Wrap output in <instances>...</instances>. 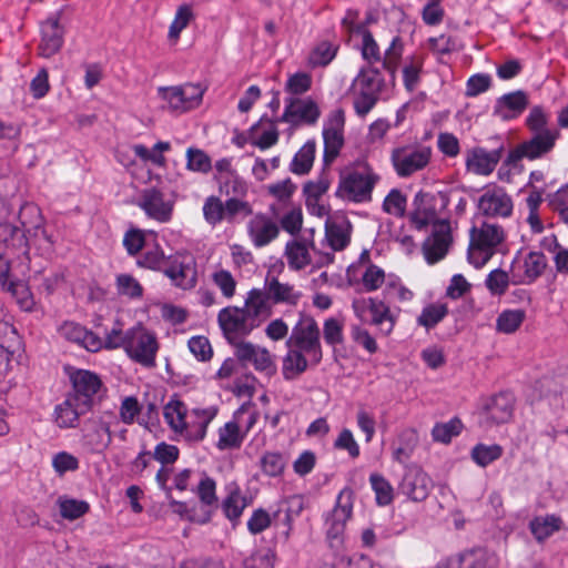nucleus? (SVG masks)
<instances>
[{
	"label": "nucleus",
	"mask_w": 568,
	"mask_h": 568,
	"mask_svg": "<svg viewBox=\"0 0 568 568\" xmlns=\"http://www.w3.org/2000/svg\"><path fill=\"white\" fill-rule=\"evenodd\" d=\"M219 408L214 405L190 407L176 396L163 406V418L178 440L197 444L204 440L209 425L214 420Z\"/></svg>",
	"instance_id": "1"
},
{
	"label": "nucleus",
	"mask_w": 568,
	"mask_h": 568,
	"mask_svg": "<svg viewBox=\"0 0 568 568\" xmlns=\"http://www.w3.org/2000/svg\"><path fill=\"white\" fill-rule=\"evenodd\" d=\"M548 123L549 114L541 106H534L526 118V126L532 135L509 152L508 162L516 163L523 159L534 161L549 154L560 138V131L548 126Z\"/></svg>",
	"instance_id": "2"
},
{
	"label": "nucleus",
	"mask_w": 568,
	"mask_h": 568,
	"mask_svg": "<svg viewBox=\"0 0 568 568\" xmlns=\"http://www.w3.org/2000/svg\"><path fill=\"white\" fill-rule=\"evenodd\" d=\"M390 85L382 71L376 67H363L352 80L348 95L355 113L365 118L378 103L389 94Z\"/></svg>",
	"instance_id": "3"
},
{
	"label": "nucleus",
	"mask_w": 568,
	"mask_h": 568,
	"mask_svg": "<svg viewBox=\"0 0 568 568\" xmlns=\"http://www.w3.org/2000/svg\"><path fill=\"white\" fill-rule=\"evenodd\" d=\"M467 251L468 262L476 268L483 267L495 254L503 252L506 232L496 223L483 222L473 226Z\"/></svg>",
	"instance_id": "4"
},
{
	"label": "nucleus",
	"mask_w": 568,
	"mask_h": 568,
	"mask_svg": "<svg viewBox=\"0 0 568 568\" xmlns=\"http://www.w3.org/2000/svg\"><path fill=\"white\" fill-rule=\"evenodd\" d=\"M379 180V175L367 162H358L341 178L336 196L353 203L369 202Z\"/></svg>",
	"instance_id": "5"
},
{
	"label": "nucleus",
	"mask_w": 568,
	"mask_h": 568,
	"mask_svg": "<svg viewBox=\"0 0 568 568\" xmlns=\"http://www.w3.org/2000/svg\"><path fill=\"white\" fill-rule=\"evenodd\" d=\"M119 425V417L111 410L91 415L81 429L82 447L91 454L104 453L112 443V428Z\"/></svg>",
	"instance_id": "6"
},
{
	"label": "nucleus",
	"mask_w": 568,
	"mask_h": 568,
	"mask_svg": "<svg viewBox=\"0 0 568 568\" xmlns=\"http://www.w3.org/2000/svg\"><path fill=\"white\" fill-rule=\"evenodd\" d=\"M355 493L352 488H343L331 511L324 517L325 536L331 547L338 548L344 542L347 523L353 517Z\"/></svg>",
	"instance_id": "7"
},
{
	"label": "nucleus",
	"mask_w": 568,
	"mask_h": 568,
	"mask_svg": "<svg viewBox=\"0 0 568 568\" xmlns=\"http://www.w3.org/2000/svg\"><path fill=\"white\" fill-rule=\"evenodd\" d=\"M257 419L258 413L256 410L242 405L234 413L232 419L217 429L215 447L221 452L240 449Z\"/></svg>",
	"instance_id": "8"
},
{
	"label": "nucleus",
	"mask_w": 568,
	"mask_h": 568,
	"mask_svg": "<svg viewBox=\"0 0 568 568\" xmlns=\"http://www.w3.org/2000/svg\"><path fill=\"white\" fill-rule=\"evenodd\" d=\"M159 348L156 334L141 323L126 329L124 352L133 362L144 367H153Z\"/></svg>",
	"instance_id": "9"
},
{
	"label": "nucleus",
	"mask_w": 568,
	"mask_h": 568,
	"mask_svg": "<svg viewBox=\"0 0 568 568\" xmlns=\"http://www.w3.org/2000/svg\"><path fill=\"white\" fill-rule=\"evenodd\" d=\"M286 346L311 358V366L317 365L323 357L320 328L316 321L308 315H302L294 325Z\"/></svg>",
	"instance_id": "10"
},
{
	"label": "nucleus",
	"mask_w": 568,
	"mask_h": 568,
	"mask_svg": "<svg viewBox=\"0 0 568 568\" xmlns=\"http://www.w3.org/2000/svg\"><path fill=\"white\" fill-rule=\"evenodd\" d=\"M158 97L164 108L174 114H183L200 106L204 89L200 84L183 83L180 85L159 87Z\"/></svg>",
	"instance_id": "11"
},
{
	"label": "nucleus",
	"mask_w": 568,
	"mask_h": 568,
	"mask_svg": "<svg viewBox=\"0 0 568 568\" xmlns=\"http://www.w3.org/2000/svg\"><path fill=\"white\" fill-rule=\"evenodd\" d=\"M346 275L352 285L359 286L366 293L383 288L388 280V274L371 261L366 251L361 254L355 263L349 265Z\"/></svg>",
	"instance_id": "12"
},
{
	"label": "nucleus",
	"mask_w": 568,
	"mask_h": 568,
	"mask_svg": "<svg viewBox=\"0 0 568 568\" xmlns=\"http://www.w3.org/2000/svg\"><path fill=\"white\" fill-rule=\"evenodd\" d=\"M432 158V150L425 145H403L395 148L390 161L399 178H408L425 169Z\"/></svg>",
	"instance_id": "13"
},
{
	"label": "nucleus",
	"mask_w": 568,
	"mask_h": 568,
	"mask_svg": "<svg viewBox=\"0 0 568 568\" xmlns=\"http://www.w3.org/2000/svg\"><path fill=\"white\" fill-rule=\"evenodd\" d=\"M547 265V257L539 251L517 253L510 264L513 284H532L545 273Z\"/></svg>",
	"instance_id": "14"
},
{
	"label": "nucleus",
	"mask_w": 568,
	"mask_h": 568,
	"mask_svg": "<svg viewBox=\"0 0 568 568\" xmlns=\"http://www.w3.org/2000/svg\"><path fill=\"white\" fill-rule=\"evenodd\" d=\"M163 273L174 286L182 290H191L197 283L196 261L186 252H176L168 256Z\"/></svg>",
	"instance_id": "15"
},
{
	"label": "nucleus",
	"mask_w": 568,
	"mask_h": 568,
	"mask_svg": "<svg viewBox=\"0 0 568 568\" xmlns=\"http://www.w3.org/2000/svg\"><path fill=\"white\" fill-rule=\"evenodd\" d=\"M136 205L148 217L159 223H168L173 216L175 199L161 189L152 186L140 193Z\"/></svg>",
	"instance_id": "16"
},
{
	"label": "nucleus",
	"mask_w": 568,
	"mask_h": 568,
	"mask_svg": "<svg viewBox=\"0 0 568 568\" xmlns=\"http://www.w3.org/2000/svg\"><path fill=\"white\" fill-rule=\"evenodd\" d=\"M516 397L511 392H499L481 399L480 414L488 425L509 423L514 417Z\"/></svg>",
	"instance_id": "17"
},
{
	"label": "nucleus",
	"mask_w": 568,
	"mask_h": 568,
	"mask_svg": "<svg viewBox=\"0 0 568 568\" xmlns=\"http://www.w3.org/2000/svg\"><path fill=\"white\" fill-rule=\"evenodd\" d=\"M453 244V229L448 220H442L434 224L430 233L422 245L423 255L428 264L442 261Z\"/></svg>",
	"instance_id": "18"
},
{
	"label": "nucleus",
	"mask_w": 568,
	"mask_h": 568,
	"mask_svg": "<svg viewBox=\"0 0 568 568\" xmlns=\"http://www.w3.org/2000/svg\"><path fill=\"white\" fill-rule=\"evenodd\" d=\"M478 212L491 219H506L513 214L514 203L504 187L487 185L478 197Z\"/></svg>",
	"instance_id": "19"
},
{
	"label": "nucleus",
	"mask_w": 568,
	"mask_h": 568,
	"mask_svg": "<svg viewBox=\"0 0 568 568\" xmlns=\"http://www.w3.org/2000/svg\"><path fill=\"white\" fill-rule=\"evenodd\" d=\"M434 487L430 476L419 466H408L398 485L399 493L412 501H424Z\"/></svg>",
	"instance_id": "20"
},
{
	"label": "nucleus",
	"mask_w": 568,
	"mask_h": 568,
	"mask_svg": "<svg viewBox=\"0 0 568 568\" xmlns=\"http://www.w3.org/2000/svg\"><path fill=\"white\" fill-rule=\"evenodd\" d=\"M217 322L229 339L248 335L255 327L245 307L226 306L219 312Z\"/></svg>",
	"instance_id": "21"
},
{
	"label": "nucleus",
	"mask_w": 568,
	"mask_h": 568,
	"mask_svg": "<svg viewBox=\"0 0 568 568\" xmlns=\"http://www.w3.org/2000/svg\"><path fill=\"white\" fill-rule=\"evenodd\" d=\"M321 116V110L317 103L311 98H292L286 100L285 109L280 122L288 123L293 126L302 124H315Z\"/></svg>",
	"instance_id": "22"
},
{
	"label": "nucleus",
	"mask_w": 568,
	"mask_h": 568,
	"mask_svg": "<svg viewBox=\"0 0 568 568\" xmlns=\"http://www.w3.org/2000/svg\"><path fill=\"white\" fill-rule=\"evenodd\" d=\"M246 233L254 247L261 248L278 237L280 226L273 215L258 212L247 221Z\"/></svg>",
	"instance_id": "23"
},
{
	"label": "nucleus",
	"mask_w": 568,
	"mask_h": 568,
	"mask_svg": "<svg viewBox=\"0 0 568 568\" xmlns=\"http://www.w3.org/2000/svg\"><path fill=\"white\" fill-rule=\"evenodd\" d=\"M345 113L342 109L332 111L323 125L325 160L335 159L344 144Z\"/></svg>",
	"instance_id": "24"
},
{
	"label": "nucleus",
	"mask_w": 568,
	"mask_h": 568,
	"mask_svg": "<svg viewBox=\"0 0 568 568\" xmlns=\"http://www.w3.org/2000/svg\"><path fill=\"white\" fill-rule=\"evenodd\" d=\"M437 202L434 194L422 191L416 193L410 213V222L416 230L422 231L428 225L433 227L443 220L438 217Z\"/></svg>",
	"instance_id": "25"
},
{
	"label": "nucleus",
	"mask_w": 568,
	"mask_h": 568,
	"mask_svg": "<svg viewBox=\"0 0 568 568\" xmlns=\"http://www.w3.org/2000/svg\"><path fill=\"white\" fill-rule=\"evenodd\" d=\"M235 354L240 361L250 363L257 372L268 377L276 373L274 356L265 347L242 342L237 344Z\"/></svg>",
	"instance_id": "26"
},
{
	"label": "nucleus",
	"mask_w": 568,
	"mask_h": 568,
	"mask_svg": "<svg viewBox=\"0 0 568 568\" xmlns=\"http://www.w3.org/2000/svg\"><path fill=\"white\" fill-rule=\"evenodd\" d=\"M57 332L60 337L74 343L89 352H99L103 348L102 338L95 333L87 329L80 323L64 321L58 326Z\"/></svg>",
	"instance_id": "27"
},
{
	"label": "nucleus",
	"mask_w": 568,
	"mask_h": 568,
	"mask_svg": "<svg viewBox=\"0 0 568 568\" xmlns=\"http://www.w3.org/2000/svg\"><path fill=\"white\" fill-rule=\"evenodd\" d=\"M369 305V324L376 326L383 336H388L395 328L400 308L390 306L382 296H371Z\"/></svg>",
	"instance_id": "28"
},
{
	"label": "nucleus",
	"mask_w": 568,
	"mask_h": 568,
	"mask_svg": "<svg viewBox=\"0 0 568 568\" xmlns=\"http://www.w3.org/2000/svg\"><path fill=\"white\" fill-rule=\"evenodd\" d=\"M243 136L248 144L264 151L274 146L280 139L277 121L268 118H261L248 130L243 132Z\"/></svg>",
	"instance_id": "29"
},
{
	"label": "nucleus",
	"mask_w": 568,
	"mask_h": 568,
	"mask_svg": "<svg viewBox=\"0 0 568 568\" xmlns=\"http://www.w3.org/2000/svg\"><path fill=\"white\" fill-rule=\"evenodd\" d=\"M73 386V393L71 396H75L79 400L84 404V407L91 408L94 397L99 394L102 387L100 377L85 369H79L71 376Z\"/></svg>",
	"instance_id": "30"
},
{
	"label": "nucleus",
	"mask_w": 568,
	"mask_h": 568,
	"mask_svg": "<svg viewBox=\"0 0 568 568\" xmlns=\"http://www.w3.org/2000/svg\"><path fill=\"white\" fill-rule=\"evenodd\" d=\"M89 409L75 396L69 394L63 402L55 405L52 414L53 423L61 429L75 428L80 416Z\"/></svg>",
	"instance_id": "31"
},
{
	"label": "nucleus",
	"mask_w": 568,
	"mask_h": 568,
	"mask_svg": "<svg viewBox=\"0 0 568 568\" xmlns=\"http://www.w3.org/2000/svg\"><path fill=\"white\" fill-rule=\"evenodd\" d=\"M498 558L495 552L477 548L449 558L448 568H496Z\"/></svg>",
	"instance_id": "32"
},
{
	"label": "nucleus",
	"mask_w": 568,
	"mask_h": 568,
	"mask_svg": "<svg viewBox=\"0 0 568 568\" xmlns=\"http://www.w3.org/2000/svg\"><path fill=\"white\" fill-rule=\"evenodd\" d=\"M224 490L225 497L221 505L222 511L230 521L236 524L240 521L244 509L251 504V499L242 493L240 485L234 480L229 481Z\"/></svg>",
	"instance_id": "33"
},
{
	"label": "nucleus",
	"mask_w": 568,
	"mask_h": 568,
	"mask_svg": "<svg viewBox=\"0 0 568 568\" xmlns=\"http://www.w3.org/2000/svg\"><path fill=\"white\" fill-rule=\"evenodd\" d=\"M273 306L274 303L265 287L263 290L252 288L247 292L244 307L252 322L257 323V327L262 322L271 317L273 314Z\"/></svg>",
	"instance_id": "34"
},
{
	"label": "nucleus",
	"mask_w": 568,
	"mask_h": 568,
	"mask_svg": "<svg viewBox=\"0 0 568 568\" xmlns=\"http://www.w3.org/2000/svg\"><path fill=\"white\" fill-rule=\"evenodd\" d=\"M264 287L267 291L274 305L284 304L296 306L303 297L302 291L290 283L281 282L277 277H266Z\"/></svg>",
	"instance_id": "35"
},
{
	"label": "nucleus",
	"mask_w": 568,
	"mask_h": 568,
	"mask_svg": "<svg viewBox=\"0 0 568 568\" xmlns=\"http://www.w3.org/2000/svg\"><path fill=\"white\" fill-rule=\"evenodd\" d=\"M268 210L275 221H277L280 230L282 229L293 236L300 233L303 226V211L300 205H286L281 209L275 204H271Z\"/></svg>",
	"instance_id": "36"
},
{
	"label": "nucleus",
	"mask_w": 568,
	"mask_h": 568,
	"mask_svg": "<svg viewBox=\"0 0 568 568\" xmlns=\"http://www.w3.org/2000/svg\"><path fill=\"white\" fill-rule=\"evenodd\" d=\"M42 39L39 44V52L44 58L55 54L63 44V29L57 18H50L42 23Z\"/></svg>",
	"instance_id": "37"
},
{
	"label": "nucleus",
	"mask_w": 568,
	"mask_h": 568,
	"mask_svg": "<svg viewBox=\"0 0 568 568\" xmlns=\"http://www.w3.org/2000/svg\"><path fill=\"white\" fill-rule=\"evenodd\" d=\"M528 101L524 92L517 91L503 95L495 105L494 113L508 121L518 118L527 108Z\"/></svg>",
	"instance_id": "38"
},
{
	"label": "nucleus",
	"mask_w": 568,
	"mask_h": 568,
	"mask_svg": "<svg viewBox=\"0 0 568 568\" xmlns=\"http://www.w3.org/2000/svg\"><path fill=\"white\" fill-rule=\"evenodd\" d=\"M382 297L390 306L409 303L414 298V292L408 288L402 278L394 273H388V280L382 288Z\"/></svg>",
	"instance_id": "39"
},
{
	"label": "nucleus",
	"mask_w": 568,
	"mask_h": 568,
	"mask_svg": "<svg viewBox=\"0 0 568 568\" xmlns=\"http://www.w3.org/2000/svg\"><path fill=\"white\" fill-rule=\"evenodd\" d=\"M311 365V358L291 347L282 361V376L285 381H294L298 378Z\"/></svg>",
	"instance_id": "40"
},
{
	"label": "nucleus",
	"mask_w": 568,
	"mask_h": 568,
	"mask_svg": "<svg viewBox=\"0 0 568 568\" xmlns=\"http://www.w3.org/2000/svg\"><path fill=\"white\" fill-rule=\"evenodd\" d=\"M60 516L69 521H74L90 511V504L68 495H61L55 500Z\"/></svg>",
	"instance_id": "41"
},
{
	"label": "nucleus",
	"mask_w": 568,
	"mask_h": 568,
	"mask_svg": "<svg viewBox=\"0 0 568 568\" xmlns=\"http://www.w3.org/2000/svg\"><path fill=\"white\" fill-rule=\"evenodd\" d=\"M418 443L417 432L413 428L402 430L393 447V459L398 464H406Z\"/></svg>",
	"instance_id": "42"
},
{
	"label": "nucleus",
	"mask_w": 568,
	"mask_h": 568,
	"mask_svg": "<svg viewBox=\"0 0 568 568\" xmlns=\"http://www.w3.org/2000/svg\"><path fill=\"white\" fill-rule=\"evenodd\" d=\"M498 160L483 149H475L468 153L466 168L477 175H489L496 168Z\"/></svg>",
	"instance_id": "43"
},
{
	"label": "nucleus",
	"mask_w": 568,
	"mask_h": 568,
	"mask_svg": "<svg viewBox=\"0 0 568 568\" xmlns=\"http://www.w3.org/2000/svg\"><path fill=\"white\" fill-rule=\"evenodd\" d=\"M561 526L562 520L556 515L538 516L529 524L530 531L538 541L547 539L560 530Z\"/></svg>",
	"instance_id": "44"
},
{
	"label": "nucleus",
	"mask_w": 568,
	"mask_h": 568,
	"mask_svg": "<svg viewBox=\"0 0 568 568\" xmlns=\"http://www.w3.org/2000/svg\"><path fill=\"white\" fill-rule=\"evenodd\" d=\"M132 150L142 161L151 162L159 168H164L166 165V159L163 153L171 150V143L166 141H159L152 149H148L143 144H134Z\"/></svg>",
	"instance_id": "45"
},
{
	"label": "nucleus",
	"mask_w": 568,
	"mask_h": 568,
	"mask_svg": "<svg viewBox=\"0 0 568 568\" xmlns=\"http://www.w3.org/2000/svg\"><path fill=\"white\" fill-rule=\"evenodd\" d=\"M9 293L23 312H32L36 306L33 295L28 285L20 278L13 280L8 286L1 290Z\"/></svg>",
	"instance_id": "46"
},
{
	"label": "nucleus",
	"mask_w": 568,
	"mask_h": 568,
	"mask_svg": "<svg viewBox=\"0 0 568 568\" xmlns=\"http://www.w3.org/2000/svg\"><path fill=\"white\" fill-rule=\"evenodd\" d=\"M424 68V59L420 55H409L404 60L402 75L403 83L407 91L413 92L420 82V74Z\"/></svg>",
	"instance_id": "47"
},
{
	"label": "nucleus",
	"mask_w": 568,
	"mask_h": 568,
	"mask_svg": "<svg viewBox=\"0 0 568 568\" xmlns=\"http://www.w3.org/2000/svg\"><path fill=\"white\" fill-rule=\"evenodd\" d=\"M210 280L224 298L232 300L235 296L237 281L229 270L215 267L210 274Z\"/></svg>",
	"instance_id": "48"
},
{
	"label": "nucleus",
	"mask_w": 568,
	"mask_h": 568,
	"mask_svg": "<svg viewBox=\"0 0 568 568\" xmlns=\"http://www.w3.org/2000/svg\"><path fill=\"white\" fill-rule=\"evenodd\" d=\"M287 264L292 270H302L311 263V255L306 244L298 241H290L285 247Z\"/></svg>",
	"instance_id": "49"
},
{
	"label": "nucleus",
	"mask_w": 568,
	"mask_h": 568,
	"mask_svg": "<svg viewBox=\"0 0 568 568\" xmlns=\"http://www.w3.org/2000/svg\"><path fill=\"white\" fill-rule=\"evenodd\" d=\"M525 318V310H504L496 320V329L503 334H513L519 329Z\"/></svg>",
	"instance_id": "50"
},
{
	"label": "nucleus",
	"mask_w": 568,
	"mask_h": 568,
	"mask_svg": "<svg viewBox=\"0 0 568 568\" xmlns=\"http://www.w3.org/2000/svg\"><path fill=\"white\" fill-rule=\"evenodd\" d=\"M316 145L314 142H306L294 155L291 162V171L294 174L304 175L313 166Z\"/></svg>",
	"instance_id": "51"
},
{
	"label": "nucleus",
	"mask_w": 568,
	"mask_h": 568,
	"mask_svg": "<svg viewBox=\"0 0 568 568\" xmlns=\"http://www.w3.org/2000/svg\"><path fill=\"white\" fill-rule=\"evenodd\" d=\"M0 243L7 248L17 251L27 250V240L22 230L8 222L0 223Z\"/></svg>",
	"instance_id": "52"
},
{
	"label": "nucleus",
	"mask_w": 568,
	"mask_h": 568,
	"mask_svg": "<svg viewBox=\"0 0 568 568\" xmlns=\"http://www.w3.org/2000/svg\"><path fill=\"white\" fill-rule=\"evenodd\" d=\"M448 314V307L445 303H430L426 305L417 317V324L427 331L434 328Z\"/></svg>",
	"instance_id": "53"
},
{
	"label": "nucleus",
	"mask_w": 568,
	"mask_h": 568,
	"mask_svg": "<svg viewBox=\"0 0 568 568\" xmlns=\"http://www.w3.org/2000/svg\"><path fill=\"white\" fill-rule=\"evenodd\" d=\"M369 484L375 494V500L378 506H388L394 500V488L392 484L381 474L369 475Z\"/></svg>",
	"instance_id": "54"
},
{
	"label": "nucleus",
	"mask_w": 568,
	"mask_h": 568,
	"mask_svg": "<svg viewBox=\"0 0 568 568\" xmlns=\"http://www.w3.org/2000/svg\"><path fill=\"white\" fill-rule=\"evenodd\" d=\"M404 45L399 37H394L389 47L385 50L384 57H382L383 68L389 73L392 82L395 80V75L403 57Z\"/></svg>",
	"instance_id": "55"
},
{
	"label": "nucleus",
	"mask_w": 568,
	"mask_h": 568,
	"mask_svg": "<svg viewBox=\"0 0 568 568\" xmlns=\"http://www.w3.org/2000/svg\"><path fill=\"white\" fill-rule=\"evenodd\" d=\"M266 190H267V193L276 200L277 203H274V204L280 206L281 209L286 205L294 204L291 201V199L296 191V185L291 181V179H285V180L268 184L266 186Z\"/></svg>",
	"instance_id": "56"
},
{
	"label": "nucleus",
	"mask_w": 568,
	"mask_h": 568,
	"mask_svg": "<svg viewBox=\"0 0 568 568\" xmlns=\"http://www.w3.org/2000/svg\"><path fill=\"white\" fill-rule=\"evenodd\" d=\"M338 47L328 41L320 42L308 55V64L313 68L326 67L336 57Z\"/></svg>",
	"instance_id": "57"
},
{
	"label": "nucleus",
	"mask_w": 568,
	"mask_h": 568,
	"mask_svg": "<svg viewBox=\"0 0 568 568\" xmlns=\"http://www.w3.org/2000/svg\"><path fill=\"white\" fill-rule=\"evenodd\" d=\"M503 447L498 444L485 445L477 444L471 449L473 460L480 467H486L499 459L503 455Z\"/></svg>",
	"instance_id": "58"
},
{
	"label": "nucleus",
	"mask_w": 568,
	"mask_h": 568,
	"mask_svg": "<svg viewBox=\"0 0 568 568\" xmlns=\"http://www.w3.org/2000/svg\"><path fill=\"white\" fill-rule=\"evenodd\" d=\"M510 283L513 284L511 272H506L501 268L493 270L485 280L487 290L494 296L504 295Z\"/></svg>",
	"instance_id": "59"
},
{
	"label": "nucleus",
	"mask_w": 568,
	"mask_h": 568,
	"mask_svg": "<svg viewBox=\"0 0 568 568\" xmlns=\"http://www.w3.org/2000/svg\"><path fill=\"white\" fill-rule=\"evenodd\" d=\"M326 239L333 250H344L349 243L348 226L345 222L326 224Z\"/></svg>",
	"instance_id": "60"
},
{
	"label": "nucleus",
	"mask_w": 568,
	"mask_h": 568,
	"mask_svg": "<svg viewBox=\"0 0 568 568\" xmlns=\"http://www.w3.org/2000/svg\"><path fill=\"white\" fill-rule=\"evenodd\" d=\"M463 423L458 418H453L446 423H437L432 429L434 442L448 444L452 439L462 433Z\"/></svg>",
	"instance_id": "61"
},
{
	"label": "nucleus",
	"mask_w": 568,
	"mask_h": 568,
	"mask_svg": "<svg viewBox=\"0 0 568 568\" xmlns=\"http://www.w3.org/2000/svg\"><path fill=\"white\" fill-rule=\"evenodd\" d=\"M116 292L121 296L139 300L143 296V286L131 274H119L115 278Z\"/></svg>",
	"instance_id": "62"
},
{
	"label": "nucleus",
	"mask_w": 568,
	"mask_h": 568,
	"mask_svg": "<svg viewBox=\"0 0 568 568\" xmlns=\"http://www.w3.org/2000/svg\"><path fill=\"white\" fill-rule=\"evenodd\" d=\"M202 211L205 222L212 226H215L225 220L224 203L215 195H211L205 199Z\"/></svg>",
	"instance_id": "63"
},
{
	"label": "nucleus",
	"mask_w": 568,
	"mask_h": 568,
	"mask_svg": "<svg viewBox=\"0 0 568 568\" xmlns=\"http://www.w3.org/2000/svg\"><path fill=\"white\" fill-rule=\"evenodd\" d=\"M186 169L192 172L207 173L212 169L211 158L201 149L186 150Z\"/></svg>",
	"instance_id": "64"
}]
</instances>
